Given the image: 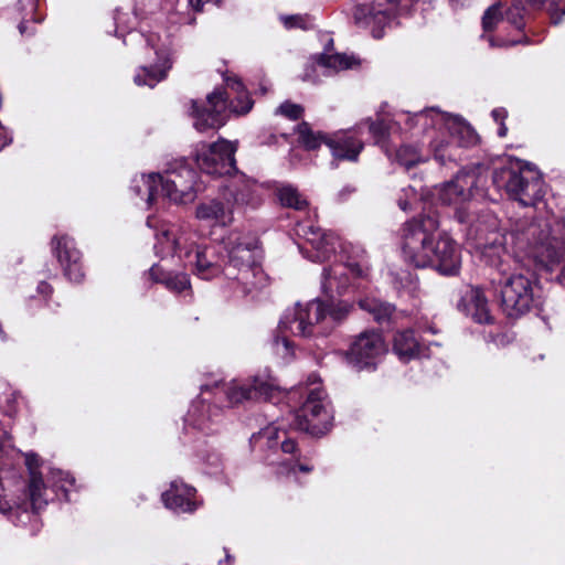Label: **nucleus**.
Segmentation results:
<instances>
[{
	"label": "nucleus",
	"mask_w": 565,
	"mask_h": 565,
	"mask_svg": "<svg viewBox=\"0 0 565 565\" xmlns=\"http://www.w3.org/2000/svg\"><path fill=\"white\" fill-rule=\"evenodd\" d=\"M469 237L482 260L498 270L491 279L502 311L519 318L542 305L540 287L531 274L537 266L552 271L565 256V224L555 217H510L502 226L494 213L484 211Z\"/></svg>",
	"instance_id": "nucleus-1"
},
{
	"label": "nucleus",
	"mask_w": 565,
	"mask_h": 565,
	"mask_svg": "<svg viewBox=\"0 0 565 565\" xmlns=\"http://www.w3.org/2000/svg\"><path fill=\"white\" fill-rule=\"evenodd\" d=\"M295 231L305 239V244L299 245L300 253L313 263L329 262L338 247H342L344 253H349L350 248L354 256H348L344 263H335L323 268L321 291L326 300L317 298L305 305L298 302L281 316L271 339V347L277 355L286 360L294 355V343L288 335L309 338L323 334L330 328L329 319L335 322L344 319L352 305L337 297L349 292L353 286L352 278H362L369 273L365 250L360 246H342L333 232L316 226L311 220L298 222Z\"/></svg>",
	"instance_id": "nucleus-2"
},
{
	"label": "nucleus",
	"mask_w": 565,
	"mask_h": 565,
	"mask_svg": "<svg viewBox=\"0 0 565 565\" xmlns=\"http://www.w3.org/2000/svg\"><path fill=\"white\" fill-rule=\"evenodd\" d=\"M262 257L259 239L255 235L233 231L218 244L201 243L186 264L203 280L223 275L232 289L230 296L243 298L267 285Z\"/></svg>",
	"instance_id": "nucleus-3"
},
{
	"label": "nucleus",
	"mask_w": 565,
	"mask_h": 565,
	"mask_svg": "<svg viewBox=\"0 0 565 565\" xmlns=\"http://www.w3.org/2000/svg\"><path fill=\"white\" fill-rule=\"evenodd\" d=\"M397 125L404 124L407 129L427 131L429 127L437 134L429 142L434 158L440 164L461 159L462 149L476 146L479 137L475 129L461 117L443 113L435 107L420 111H401L395 115Z\"/></svg>",
	"instance_id": "nucleus-4"
},
{
	"label": "nucleus",
	"mask_w": 565,
	"mask_h": 565,
	"mask_svg": "<svg viewBox=\"0 0 565 565\" xmlns=\"http://www.w3.org/2000/svg\"><path fill=\"white\" fill-rule=\"evenodd\" d=\"M116 35L124 39V44L135 43L143 40L146 45L153 50L156 63L139 66L134 76L137 86H147L153 88L157 84L164 81L174 62V51L172 47V32L160 25H156L147 34L135 31L137 23L135 13L116 10L115 17Z\"/></svg>",
	"instance_id": "nucleus-5"
},
{
	"label": "nucleus",
	"mask_w": 565,
	"mask_h": 565,
	"mask_svg": "<svg viewBox=\"0 0 565 565\" xmlns=\"http://www.w3.org/2000/svg\"><path fill=\"white\" fill-rule=\"evenodd\" d=\"M249 445L252 451L266 465L274 467L277 475L297 476L313 469L308 462L300 461L297 444L282 422L276 420L253 434Z\"/></svg>",
	"instance_id": "nucleus-6"
},
{
	"label": "nucleus",
	"mask_w": 565,
	"mask_h": 565,
	"mask_svg": "<svg viewBox=\"0 0 565 565\" xmlns=\"http://www.w3.org/2000/svg\"><path fill=\"white\" fill-rule=\"evenodd\" d=\"M225 83L226 90L216 88L205 102L191 100L190 116L198 131L218 129L225 124L227 111L245 115L252 109L254 102L241 79L227 76Z\"/></svg>",
	"instance_id": "nucleus-7"
},
{
	"label": "nucleus",
	"mask_w": 565,
	"mask_h": 565,
	"mask_svg": "<svg viewBox=\"0 0 565 565\" xmlns=\"http://www.w3.org/2000/svg\"><path fill=\"white\" fill-rule=\"evenodd\" d=\"M297 394L306 395V399L292 415L295 428L316 436L326 434L332 426L333 412L320 377L310 374L306 385L290 392L291 397Z\"/></svg>",
	"instance_id": "nucleus-8"
},
{
	"label": "nucleus",
	"mask_w": 565,
	"mask_h": 565,
	"mask_svg": "<svg viewBox=\"0 0 565 565\" xmlns=\"http://www.w3.org/2000/svg\"><path fill=\"white\" fill-rule=\"evenodd\" d=\"M561 2L562 0H512L511 7L505 11V17L502 15L500 6L493 4L483 13L482 28L484 33L481 38L487 40L491 47L515 45L521 41L495 40L488 33L492 32L504 20L516 30H522L525 26L524 19L529 9H541L543 7L547 8L552 22L558 24L565 15V4L562 6Z\"/></svg>",
	"instance_id": "nucleus-9"
},
{
	"label": "nucleus",
	"mask_w": 565,
	"mask_h": 565,
	"mask_svg": "<svg viewBox=\"0 0 565 565\" xmlns=\"http://www.w3.org/2000/svg\"><path fill=\"white\" fill-rule=\"evenodd\" d=\"M24 462L30 473L29 499L34 510L43 509L53 495L67 502L72 501L71 492L76 490V482L70 472L50 468L46 486L39 471L42 461L38 454H24Z\"/></svg>",
	"instance_id": "nucleus-10"
},
{
	"label": "nucleus",
	"mask_w": 565,
	"mask_h": 565,
	"mask_svg": "<svg viewBox=\"0 0 565 565\" xmlns=\"http://www.w3.org/2000/svg\"><path fill=\"white\" fill-rule=\"evenodd\" d=\"M494 182L498 186H503L509 198L522 206H535L545 194V182L541 172L534 164L523 160L497 170Z\"/></svg>",
	"instance_id": "nucleus-11"
},
{
	"label": "nucleus",
	"mask_w": 565,
	"mask_h": 565,
	"mask_svg": "<svg viewBox=\"0 0 565 565\" xmlns=\"http://www.w3.org/2000/svg\"><path fill=\"white\" fill-rule=\"evenodd\" d=\"M220 401L234 407L275 397L280 387L277 380L268 370L244 379H233L228 382L215 381L210 384Z\"/></svg>",
	"instance_id": "nucleus-12"
},
{
	"label": "nucleus",
	"mask_w": 565,
	"mask_h": 565,
	"mask_svg": "<svg viewBox=\"0 0 565 565\" xmlns=\"http://www.w3.org/2000/svg\"><path fill=\"white\" fill-rule=\"evenodd\" d=\"M439 221L425 214L405 222L401 228V250L404 260L416 267H428V252L438 236Z\"/></svg>",
	"instance_id": "nucleus-13"
},
{
	"label": "nucleus",
	"mask_w": 565,
	"mask_h": 565,
	"mask_svg": "<svg viewBox=\"0 0 565 565\" xmlns=\"http://www.w3.org/2000/svg\"><path fill=\"white\" fill-rule=\"evenodd\" d=\"M220 401L216 392L210 384L201 386L200 395L192 401L190 408L184 416V433L189 436L188 441H198L200 438L195 434L202 436L214 435L220 431L223 423V408L214 402Z\"/></svg>",
	"instance_id": "nucleus-14"
},
{
	"label": "nucleus",
	"mask_w": 565,
	"mask_h": 565,
	"mask_svg": "<svg viewBox=\"0 0 565 565\" xmlns=\"http://www.w3.org/2000/svg\"><path fill=\"white\" fill-rule=\"evenodd\" d=\"M159 186L161 196L177 204L193 202L196 194L205 189L198 181V172L184 158L167 164L163 173H160Z\"/></svg>",
	"instance_id": "nucleus-15"
},
{
	"label": "nucleus",
	"mask_w": 565,
	"mask_h": 565,
	"mask_svg": "<svg viewBox=\"0 0 565 565\" xmlns=\"http://www.w3.org/2000/svg\"><path fill=\"white\" fill-rule=\"evenodd\" d=\"M476 183L475 174L472 173H458L452 180L445 182L437 190L438 200L443 204H455V217L460 224L467 226V238L475 245V239L469 237V231L473 223L481 213L488 211L493 213L487 207L477 209L472 203H466L470 195L471 189Z\"/></svg>",
	"instance_id": "nucleus-16"
},
{
	"label": "nucleus",
	"mask_w": 565,
	"mask_h": 565,
	"mask_svg": "<svg viewBox=\"0 0 565 565\" xmlns=\"http://www.w3.org/2000/svg\"><path fill=\"white\" fill-rule=\"evenodd\" d=\"M419 0H386L383 3L356 6L353 17L359 28L370 29L373 38L381 39L383 31L397 17L413 15Z\"/></svg>",
	"instance_id": "nucleus-17"
},
{
	"label": "nucleus",
	"mask_w": 565,
	"mask_h": 565,
	"mask_svg": "<svg viewBox=\"0 0 565 565\" xmlns=\"http://www.w3.org/2000/svg\"><path fill=\"white\" fill-rule=\"evenodd\" d=\"M154 253L158 257H177L188 263L201 244L199 233L186 223H163L154 234Z\"/></svg>",
	"instance_id": "nucleus-18"
},
{
	"label": "nucleus",
	"mask_w": 565,
	"mask_h": 565,
	"mask_svg": "<svg viewBox=\"0 0 565 565\" xmlns=\"http://www.w3.org/2000/svg\"><path fill=\"white\" fill-rule=\"evenodd\" d=\"M298 140L308 150H315L322 143L327 145L338 160L356 161L363 149V142L355 132H339L329 137L320 131H313L308 122L298 125Z\"/></svg>",
	"instance_id": "nucleus-19"
},
{
	"label": "nucleus",
	"mask_w": 565,
	"mask_h": 565,
	"mask_svg": "<svg viewBox=\"0 0 565 565\" xmlns=\"http://www.w3.org/2000/svg\"><path fill=\"white\" fill-rule=\"evenodd\" d=\"M235 175L220 188V195L227 202L232 213L255 211L264 203V186L244 173Z\"/></svg>",
	"instance_id": "nucleus-20"
},
{
	"label": "nucleus",
	"mask_w": 565,
	"mask_h": 565,
	"mask_svg": "<svg viewBox=\"0 0 565 565\" xmlns=\"http://www.w3.org/2000/svg\"><path fill=\"white\" fill-rule=\"evenodd\" d=\"M387 353V345L381 332L365 330L358 334L345 352L347 363L356 371H373Z\"/></svg>",
	"instance_id": "nucleus-21"
},
{
	"label": "nucleus",
	"mask_w": 565,
	"mask_h": 565,
	"mask_svg": "<svg viewBox=\"0 0 565 565\" xmlns=\"http://www.w3.org/2000/svg\"><path fill=\"white\" fill-rule=\"evenodd\" d=\"M236 143L221 139L214 143H201L194 151L198 167L209 175H230L236 170Z\"/></svg>",
	"instance_id": "nucleus-22"
},
{
	"label": "nucleus",
	"mask_w": 565,
	"mask_h": 565,
	"mask_svg": "<svg viewBox=\"0 0 565 565\" xmlns=\"http://www.w3.org/2000/svg\"><path fill=\"white\" fill-rule=\"evenodd\" d=\"M428 267L435 268L441 275L455 276L459 273L460 248L448 233L438 231V236L428 252Z\"/></svg>",
	"instance_id": "nucleus-23"
},
{
	"label": "nucleus",
	"mask_w": 565,
	"mask_h": 565,
	"mask_svg": "<svg viewBox=\"0 0 565 565\" xmlns=\"http://www.w3.org/2000/svg\"><path fill=\"white\" fill-rule=\"evenodd\" d=\"M52 248L63 267L64 275L74 282H81L85 276L82 265V254L75 242L67 235L54 236Z\"/></svg>",
	"instance_id": "nucleus-24"
},
{
	"label": "nucleus",
	"mask_w": 565,
	"mask_h": 565,
	"mask_svg": "<svg viewBox=\"0 0 565 565\" xmlns=\"http://www.w3.org/2000/svg\"><path fill=\"white\" fill-rule=\"evenodd\" d=\"M166 508L175 513L193 512L199 507L196 490L182 480L171 481L170 488L161 495Z\"/></svg>",
	"instance_id": "nucleus-25"
},
{
	"label": "nucleus",
	"mask_w": 565,
	"mask_h": 565,
	"mask_svg": "<svg viewBox=\"0 0 565 565\" xmlns=\"http://www.w3.org/2000/svg\"><path fill=\"white\" fill-rule=\"evenodd\" d=\"M393 352L399 361L409 362L429 356V347L419 342L412 329L397 331L393 338Z\"/></svg>",
	"instance_id": "nucleus-26"
},
{
	"label": "nucleus",
	"mask_w": 565,
	"mask_h": 565,
	"mask_svg": "<svg viewBox=\"0 0 565 565\" xmlns=\"http://www.w3.org/2000/svg\"><path fill=\"white\" fill-rule=\"evenodd\" d=\"M195 217L218 226H228L234 221V215L226 201L218 198H213L200 202L195 207Z\"/></svg>",
	"instance_id": "nucleus-27"
},
{
	"label": "nucleus",
	"mask_w": 565,
	"mask_h": 565,
	"mask_svg": "<svg viewBox=\"0 0 565 565\" xmlns=\"http://www.w3.org/2000/svg\"><path fill=\"white\" fill-rule=\"evenodd\" d=\"M39 510L30 511L26 503L12 505L4 497L0 495V512L17 526H29V534L35 535L41 530Z\"/></svg>",
	"instance_id": "nucleus-28"
},
{
	"label": "nucleus",
	"mask_w": 565,
	"mask_h": 565,
	"mask_svg": "<svg viewBox=\"0 0 565 565\" xmlns=\"http://www.w3.org/2000/svg\"><path fill=\"white\" fill-rule=\"evenodd\" d=\"M159 184V172L141 173L131 179L130 191L136 198L143 202L147 207H151L157 203L158 199L161 198Z\"/></svg>",
	"instance_id": "nucleus-29"
},
{
	"label": "nucleus",
	"mask_w": 565,
	"mask_h": 565,
	"mask_svg": "<svg viewBox=\"0 0 565 565\" xmlns=\"http://www.w3.org/2000/svg\"><path fill=\"white\" fill-rule=\"evenodd\" d=\"M459 307L477 323L483 324L492 321L487 298L480 288H471L468 290L461 298Z\"/></svg>",
	"instance_id": "nucleus-30"
},
{
	"label": "nucleus",
	"mask_w": 565,
	"mask_h": 565,
	"mask_svg": "<svg viewBox=\"0 0 565 565\" xmlns=\"http://www.w3.org/2000/svg\"><path fill=\"white\" fill-rule=\"evenodd\" d=\"M149 275L153 281L164 285L166 288L177 294L191 288L190 278L185 273L164 270L161 266L153 265L149 269Z\"/></svg>",
	"instance_id": "nucleus-31"
},
{
	"label": "nucleus",
	"mask_w": 565,
	"mask_h": 565,
	"mask_svg": "<svg viewBox=\"0 0 565 565\" xmlns=\"http://www.w3.org/2000/svg\"><path fill=\"white\" fill-rule=\"evenodd\" d=\"M359 306L362 310L370 313L379 324H390L394 320L396 308L390 302L366 297L359 301Z\"/></svg>",
	"instance_id": "nucleus-32"
},
{
	"label": "nucleus",
	"mask_w": 565,
	"mask_h": 565,
	"mask_svg": "<svg viewBox=\"0 0 565 565\" xmlns=\"http://www.w3.org/2000/svg\"><path fill=\"white\" fill-rule=\"evenodd\" d=\"M40 1L41 0L18 1L17 10L21 15V22L18 29L21 35H32L35 30L33 26H30L29 23H40L43 21V15L38 12Z\"/></svg>",
	"instance_id": "nucleus-33"
},
{
	"label": "nucleus",
	"mask_w": 565,
	"mask_h": 565,
	"mask_svg": "<svg viewBox=\"0 0 565 565\" xmlns=\"http://www.w3.org/2000/svg\"><path fill=\"white\" fill-rule=\"evenodd\" d=\"M275 192L279 203L285 207H290L297 211H303L308 207L307 199L292 184H278Z\"/></svg>",
	"instance_id": "nucleus-34"
},
{
	"label": "nucleus",
	"mask_w": 565,
	"mask_h": 565,
	"mask_svg": "<svg viewBox=\"0 0 565 565\" xmlns=\"http://www.w3.org/2000/svg\"><path fill=\"white\" fill-rule=\"evenodd\" d=\"M317 64L326 75H330L333 72L352 68L356 61L353 56L347 54H321Z\"/></svg>",
	"instance_id": "nucleus-35"
},
{
	"label": "nucleus",
	"mask_w": 565,
	"mask_h": 565,
	"mask_svg": "<svg viewBox=\"0 0 565 565\" xmlns=\"http://www.w3.org/2000/svg\"><path fill=\"white\" fill-rule=\"evenodd\" d=\"M387 156L393 161L397 162L399 166L404 167L406 170H409L414 166L425 162L426 158L418 152V149L414 146H401L392 157L391 153L387 152Z\"/></svg>",
	"instance_id": "nucleus-36"
},
{
	"label": "nucleus",
	"mask_w": 565,
	"mask_h": 565,
	"mask_svg": "<svg viewBox=\"0 0 565 565\" xmlns=\"http://www.w3.org/2000/svg\"><path fill=\"white\" fill-rule=\"evenodd\" d=\"M198 457L204 465V470L209 475H218L223 470V460L221 455L214 449H205L198 454Z\"/></svg>",
	"instance_id": "nucleus-37"
},
{
	"label": "nucleus",
	"mask_w": 565,
	"mask_h": 565,
	"mask_svg": "<svg viewBox=\"0 0 565 565\" xmlns=\"http://www.w3.org/2000/svg\"><path fill=\"white\" fill-rule=\"evenodd\" d=\"M363 128H367L369 132L374 138L375 142H381L385 139L388 130L390 125L386 119L381 118L375 121L371 119H366L365 121L361 122L358 127L359 130H362Z\"/></svg>",
	"instance_id": "nucleus-38"
},
{
	"label": "nucleus",
	"mask_w": 565,
	"mask_h": 565,
	"mask_svg": "<svg viewBox=\"0 0 565 565\" xmlns=\"http://www.w3.org/2000/svg\"><path fill=\"white\" fill-rule=\"evenodd\" d=\"M403 195L397 200L399 209L404 212L413 210V203L416 201L417 191L414 186H408L402 190Z\"/></svg>",
	"instance_id": "nucleus-39"
},
{
	"label": "nucleus",
	"mask_w": 565,
	"mask_h": 565,
	"mask_svg": "<svg viewBox=\"0 0 565 565\" xmlns=\"http://www.w3.org/2000/svg\"><path fill=\"white\" fill-rule=\"evenodd\" d=\"M302 113L303 108L300 105L290 102L282 103L277 109V114H281L291 120L299 119L302 116Z\"/></svg>",
	"instance_id": "nucleus-40"
},
{
	"label": "nucleus",
	"mask_w": 565,
	"mask_h": 565,
	"mask_svg": "<svg viewBox=\"0 0 565 565\" xmlns=\"http://www.w3.org/2000/svg\"><path fill=\"white\" fill-rule=\"evenodd\" d=\"M280 20L287 29L305 28V18L300 14L281 15Z\"/></svg>",
	"instance_id": "nucleus-41"
},
{
	"label": "nucleus",
	"mask_w": 565,
	"mask_h": 565,
	"mask_svg": "<svg viewBox=\"0 0 565 565\" xmlns=\"http://www.w3.org/2000/svg\"><path fill=\"white\" fill-rule=\"evenodd\" d=\"M9 448V435L4 428L0 426V459L7 455Z\"/></svg>",
	"instance_id": "nucleus-42"
},
{
	"label": "nucleus",
	"mask_w": 565,
	"mask_h": 565,
	"mask_svg": "<svg viewBox=\"0 0 565 565\" xmlns=\"http://www.w3.org/2000/svg\"><path fill=\"white\" fill-rule=\"evenodd\" d=\"M491 116L493 118V120L498 124L500 122H504V119L507 118L508 116V111L505 110V108H502V107H499V108H494L492 111H491Z\"/></svg>",
	"instance_id": "nucleus-43"
},
{
	"label": "nucleus",
	"mask_w": 565,
	"mask_h": 565,
	"mask_svg": "<svg viewBox=\"0 0 565 565\" xmlns=\"http://www.w3.org/2000/svg\"><path fill=\"white\" fill-rule=\"evenodd\" d=\"M356 191V189L351 185V184H347L344 185L338 193V200L339 201H345L350 195H352L354 192Z\"/></svg>",
	"instance_id": "nucleus-44"
},
{
	"label": "nucleus",
	"mask_w": 565,
	"mask_h": 565,
	"mask_svg": "<svg viewBox=\"0 0 565 565\" xmlns=\"http://www.w3.org/2000/svg\"><path fill=\"white\" fill-rule=\"evenodd\" d=\"M51 291H52V288H51V286L47 282L41 281L38 285V292L39 294L46 296V295L51 294Z\"/></svg>",
	"instance_id": "nucleus-45"
},
{
	"label": "nucleus",
	"mask_w": 565,
	"mask_h": 565,
	"mask_svg": "<svg viewBox=\"0 0 565 565\" xmlns=\"http://www.w3.org/2000/svg\"><path fill=\"white\" fill-rule=\"evenodd\" d=\"M210 0H189V4L195 10L201 11L203 6L207 3Z\"/></svg>",
	"instance_id": "nucleus-46"
},
{
	"label": "nucleus",
	"mask_w": 565,
	"mask_h": 565,
	"mask_svg": "<svg viewBox=\"0 0 565 565\" xmlns=\"http://www.w3.org/2000/svg\"><path fill=\"white\" fill-rule=\"evenodd\" d=\"M469 1L470 0H449L451 7L455 9L465 7Z\"/></svg>",
	"instance_id": "nucleus-47"
},
{
	"label": "nucleus",
	"mask_w": 565,
	"mask_h": 565,
	"mask_svg": "<svg viewBox=\"0 0 565 565\" xmlns=\"http://www.w3.org/2000/svg\"><path fill=\"white\" fill-rule=\"evenodd\" d=\"M507 132H508V128H507L504 122H500L499 124V129H498V136L501 137V138L505 137Z\"/></svg>",
	"instance_id": "nucleus-48"
},
{
	"label": "nucleus",
	"mask_w": 565,
	"mask_h": 565,
	"mask_svg": "<svg viewBox=\"0 0 565 565\" xmlns=\"http://www.w3.org/2000/svg\"><path fill=\"white\" fill-rule=\"evenodd\" d=\"M147 225H148L149 227H152V218H151V217H148V218H147Z\"/></svg>",
	"instance_id": "nucleus-49"
},
{
	"label": "nucleus",
	"mask_w": 565,
	"mask_h": 565,
	"mask_svg": "<svg viewBox=\"0 0 565 565\" xmlns=\"http://www.w3.org/2000/svg\"><path fill=\"white\" fill-rule=\"evenodd\" d=\"M427 331H429L430 333H436L437 330L433 327H428Z\"/></svg>",
	"instance_id": "nucleus-50"
}]
</instances>
